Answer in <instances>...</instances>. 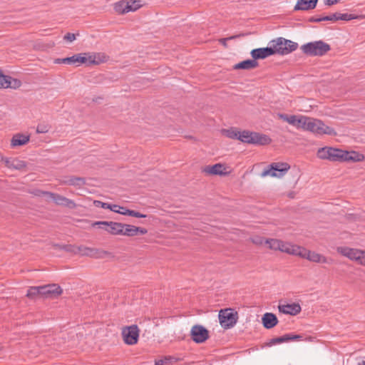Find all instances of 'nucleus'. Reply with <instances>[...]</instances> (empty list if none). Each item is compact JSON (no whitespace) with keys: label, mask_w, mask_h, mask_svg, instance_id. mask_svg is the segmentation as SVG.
Returning <instances> with one entry per match:
<instances>
[{"label":"nucleus","mask_w":365,"mask_h":365,"mask_svg":"<svg viewBox=\"0 0 365 365\" xmlns=\"http://www.w3.org/2000/svg\"><path fill=\"white\" fill-rule=\"evenodd\" d=\"M124 342L128 345L137 344L139 337V329L137 325L124 327L122 330Z\"/></svg>","instance_id":"0eeeda50"},{"label":"nucleus","mask_w":365,"mask_h":365,"mask_svg":"<svg viewBox=\"0 0 365 365\" xmlns=\"http://www.w3.org/2000/svg\"><path fill=\"white\" fill-rule=\"evenodd\" d=\"M61 183L63 185L81 187L86 184V180L85 178L81 177L71 176L67 179L62 180Z\"/></svg>","instance_id":"c756f323"},{"label":"nucleus","mask_w":365,"mask_h":365,"mask_svg":"<svg viewBox=\"0 0 365 365\" xmlns=\"http://www.w3.org/2000/svg\"><path fill=\"white\" fill-rule=\"evenodd\" d=\"M301 338H302V336L299 334H287L279 337L271 339L268 342L266 343V345L268 346H272L277 344L288 342L289 341H296L300 339Z\"/></svg>","instance_id":"4468645a"},{"label":"nucleus","mask_w":365,"mask_h":365,"mask_svg":"<svg viewBox=\"0 0 365 365\" xmlns=\"http://www.w3.org/2000/svg\"><path fill=\"white\" fill-rule=\"evenodd\" d=\"M329 160L334 162H343L344 150L329 147Z\"/></svg>","instance_id":"c85d7f7f"},{"label":"nucleus","mask_w":365,"mask_h":365,"mask_svg":"<svg viewBox=\"0 0 365 365\" xmlns=\"http://www.w3.org/2000/svg\"><path fill=\"white\" fill-rule=\"evenodd\" d=\"M124 225H125V227L123 228L122 235H125V236H128V237H133V236L137 235V230H138L137 227H135L134 225H126V224H124Z\"/></svg>","instance_id":"473e14b6"},{"label":"nucleus","mask_w":365,"mask_h":365,"mask_svg":"<svg viewBox=\"0 0 365 365\" xmlns=\"http://www.w3.org/2000/svg\"><path fill=\"white\" fill-rule=\"evenodd\" d=\"M252 132L248 130H243L242 132L240 131L238 140H241L243 143L250 144V138H251Z\"/></svg>","instance_id":"e433bc0d"},{"label":"nucleus","mask_w":365,"mask_h":365,"mask_svg":"<svg viewBox=\"0 0 365 365\" xmlns=\"http://www.w3.org/2000/svg\"><path fill=\"white\" fill-rule=\"evenodd\" d=\"M129 6L128 0H120L114 4V10L118 14H124L132 10Z\"/></svg>","instance_id":"cd10ccee"},{"label":"nucleus","mask_w":365,"mask_h":365,"mask_svg":"<svg viewBox=\"0 0 365 365\" xmlns=\"http://www.w3.org/2000/svg\"><path fill=\"white\" fill-rule=\"evenodd\" d=\"M63 39L67 41L72 42L76 39V34H72V33H67L64 36Z\"/></svg>","instance_id":"8fccbe9b"},{"label":"nucleus","mask_w":365,"mask_h":365,"mask_svg":"<svg viewBox=\"0 0 365 365\" xmlns=\"http://www.w3.org/2000/svg\"><path fill=\"white\" fill-rule=\"evenodd\" d=\"M115 210H118L119 211L118 212H115L116 213H119V214H121V212H124L125 210H128V208L126 207H121L120 206V208H116Z\"/></svg>","instance_id":"4d7b16f0"},{"label":"nucleus","mask_w":365,"mask_h":365,"mask_svg":"<svg viewBox=\"0 0 365 365\" xmlns=\"http://www.w3.org/2000/svg\"><path fill=\"white\" fill-rule=\"evenodd\" d=\"M56 63H67V64H75L76 63V55L71 57L64 58H57L54 61Z\"/></svg>","instance_id":"ea45409f"},{"label":"nucleus","mask_w":365,"mask_h":365,"mask_svg":"<svg viewBox=\"0 0 365 365\" xmlns=\"http://www.w3.org/2000/svg\"><path fill=\"white\" fill-rule=\"evenodd\" d=\"M190 336L195 343L201 344L209 338V331L202 325H195L191 329Z\"/></svg>","instance_id":"9d476101"},{"label":"nucleus","mask_w":365,"mask_h":365,"mask_svg":"<svg viewBox=\"0 0 365 365\" xmlns=\"http://www.w3.org/2000/svg\"><path fill=\"white\" fill-rule=\"evenodd\" d=\"M356 262L363 266H365V251L363 250V254L359 255V257L357 259Z\"/></svg>","instance_id":"3c124183"},{"label":"nucleus","mask_w":365,"mask_h":365,"mask_svg":"<svg viewBox=\"0 0 365 365\" xmlns=\"http://www.w3.org/2000/svg\"><path fill=\"white\" fill-rule=\"evenodd\" d=\"M280 312L290 315H297L300 313L302 308L297 303L287 304L279 306Z\"/></svg>","instance_id":"412c9836"},{"label":"nucleus","mask_w":365,"mask_h":365,"mask_svg":"<svg viewBox=\"0 0 365 365\" xmlns=\"http://www.w3.org/2000/svg\"><path fill=\"white\" fill-rule=\"evenodd\" d=\"M337 18H338V20L350 21L352 19H361V16H357L355 14H352L337 13Z\"/></svg>","instance_id":"c9c22d12"},{"label":"nucleus","mask_w":365,"mask_h":365,"mask_svg":"<svg viewBox=\"0 0 365 365\" xmlns=\"http://www.w3.org/2000/svg\"><path fill=\"white\" fill-rule=\"evenodd\" d=\"M337 252L341 255L355 261H356L359 257V255L363 254V250H361L350 248L348 247H337Z\"/></svg>","instance_id":"2eb2a0df"},{"label":"nucleus","mask_w":365,"mask_h":365,"mask_svg":"<svg viewBox=\"0 0 365 365\" xmlns=\"http://www.w3.org/2000/svg\"><path fill=\"white\" fill-rule=\"evenodd\" d=\"M41 297L46 298H56L63 292L61 287L56 284H50L40 286Z\"/></svg>","instance_id":"ddd939ff"},{"label":"nucleus","mask_w":365,"mask_h":365,"mask_svg":"<svg viewBox=\"0 0 365 365\" xmlns=\"http://www.w3.org/2000/svg\"><path fill=\"white\" fill-rule=\"evenodd\" d=\"M121 215L132 216L138 218H145L147 217L146 215L142 214L138 211L133 210H125L124 212H121Z\"/></svg>","instance_id":"4c0bfd02"},{"label":"nucleus","mask_w":365,"mask_h":365,"mask_svg":"<svg viewBox=\"0 0 365 365\" xmlns=\"http://www.w3.org/2000/svg\"><path fill=\"white\" fill-rule=\"evenodd\" d=\"M26 297L30 299H34L37 297H41V292L39 287H31L27 291Z\"/></svg>","instance_id":"f704fd0d"},{"label":"nucleus","mask_w":365,"mask_h":365,"mask_svg":"<svg viewBox=\"0 0 365 365\" xmlns=\"http://www.w3.org/2000/svg\"><path fill=\"white\" fill-rule=\"evenodd\" d=\"M322 21L323 19H322V17L317 18L314 16H312L309 19V22H321Z\"/></svg>","instance_id":"864d4df0"},{"label":"nucleus","mask_w":365,"mask_h":365,"mask_svg":"<svg viewBox=\"0 0 365 365\" xmlns=\"http://www.w3.org/2000/svg\"><path fill=\"white\" fill-rule=\"evenodd\" d=\"M269 48L273 51V55L280 54L287 55L295 51L298 47V43L291 40L279 37L269 43Z\"/></svg>","instance_id":"f03ea898"},{"label":"nucleus","mask_w":365,"mask_h":365,"mask_svg":"<svg viewBox=\"0 0 365 365\" xmlns=\"http://www.w3.org/2000/svg\"><path fill=\"white\" fill-rule=\"evenodd\" d=\"M92 249L93 248H91V247H87L85 246H78V254H81V255H83V256L88 257V254L91 253Z\"/></svg>","instance_id":"a18cd8bd"},{"label":"nucleus","mask_w":365,"mask_h":365,"mask_svg":"<svg viewBox=\"0 0 365 365\" xmlns=\"http://www.w3.org/2000/svg\"><path fill=\"white\" fill-rule=\"evenodd\" d=\"M281 241L282 240L277 239H266L265 245H267L268 247L271 250H279L280 249Z\"/></svg>","instance_id":"72a5a7b5"},{"label":"nucleus","mask_w":365,"mask_h":365,"mask_svg":"<svg viewBox=\"0 0 365 365\" xmlns=\"http://www.w3.org/2000/svg\"><path fill=\"white\" fill-rule=\"evenodd\" d=\"M48 131V128L47 125H38L36 128V132L38 133H46Z\"/></svg>","instance_id":"09e8293b"},{"label":"nucleus","mask_w":365,"mask_h":365,"mask_svg":"<svg viewBox=\"0 0 365 365\" xmlns=\"http://www.w3.org/2000/svg\"><path fill=\"white\" fill-rule=\"evenodd\" d=\"M242 36H244V34H239V35H234V36H230L227 38H222L219 40V42L222 45H223L225 48H227V41L235 39V38H237Z\"/></svg>","instance_id":"c03bdc74"},{"label":"nucleus","mask_w":365,"mask_h":365,"mask_svg":"<svg viewBox=\"0 0 365 365\" xmlns=\"http://www.w3.org/2000/svg\"><path fill=\"white\" fill-rule=\"evenodd\" d=\"M259 66V63L252 59L242 61L233 66L234 70H252Z\"/></svg>","instance_id":"5701e85b"},{"label":"nucleus","mask_w":365,"mask_h":365,"mask_svg":"<svg viewBox=\"0 0 365 365\" xmlns=\"http://www.w3.org/2000/svg\"><path fill=\"white\" fill-rule=\"evenodd\" d=\"M322 19H323V21H338L337 12L332 14L331 15H329V16H323V17H322Z\"/></svg>","instance_id":"49530a36"},{"label":"nucleus","mask_w":365,"mask_h":365,"mask_svg":"<svg viewBox=\"0 0 365 365\" xmlns=\"http://www.w3.org/2000/svg\"><path fill=\"white\" fill-rule=\"evenodd\" d=\"M250 144L265 145H268L272 142V139L267 135L252 132Z\"/></svg>","instance_id":"a211bd4d"},{"label":"nucleus","mask_w":365,"mask_h":365,"mask_svg":"<svg viewBox=\"0 0 365 365\" xmlns=\"http://www.w3.org/2000/svg\"><path fill=\"white\" fill-rule=\"evenodd\" d=\"M128 2L130 9H133L130 11H135L142 6L140 0H128Z\"/></svg>","instance_id":"37998d69"},{"label":"nucleus","mask_w":365,"mask_h":365,"mask_svg":"<svg viewBox=\"0 0 365 365\" xmlns=\"http://www.w3.org/2000/svg\"><path fill=\"white\" fill-rule=\"evenodd\" d=\"M265 240L266 239L264 237H262L259 236H256V237H253L252 240L254 244L262 245V244H265Z\"/></svg>","instance_id":"de8ad7c7"},{"label":"nucleus","mask_w":365,"mask_h":365,"mask_svg":"<svg viewBox=\"0 0 365 365\" xmlns=\"http://www.w3.org/2000/svg\"><path fill=\"white\" fill-rule=\"evenodd\" d=\"M301 50L309 56H322L331 50V46L329 43L320 40L302 45Z\"/></svg>","instance_id":"7ed1b4c3"},{"label":"nucleus","mask_w":365,"mask_h":365,"mask_svg":"<svg viewBox=\"0 0 365 365\" xmlns=\"http://www.w3.org/2000/svg\"><path fill=\"white\" fill-rule=\"evenodd\" d=\"M301 128L319 135H335L336 134L334 128L326 125L322 120L307 116L304 117Z\"/></svg>","instance_id":"f257e3e1"},{"label":"nucleus","mask_w":365,"mask_h":365,"mask_svg":"<svg viewBox=\"0 0 365 365\" xmlns=\"http://www.w3.org/2000/svg\"><path fill=\"white\" fill-rule=\"evenodd\" d=\"M36 195L38 196H49L53 200V201L58 205L65 206L70 209H73L76 208V204L73 200H70L57 193L48 191L37 190Z\"/></svg>","instance_id":"39448f33"},{"label":"nucleus","mask_w":365,"mask_h":365,"mask_svg":"<svg viewBox=\"0 0 365 365\" xmlns=\"http://www.w3.org/2000/svg\"><path fill=\"white\" fill-rule=\"evenodd\" d=\"M338 1L339 0H327L326 4L328 6H331L336 4V3H338Z\"/></svg>","instance_id":"5fc2aeb1"},{"label":"nucleus","mask_w":365,"mask_h":365,"mask_svg":"<svg viewBox=\"0 0 365 365\" xmlns=\"http://www.w3.org/2000/svg\"><path fill=\"white\" fill-rule=\"evenodd\" d=\"M224 133L226 134V136L232 138V139H237L239 137L240 131L230 129V130H224Z\"/></svg>","instance_id":"79ce46f5"},{"label":"nucleus","mask_w":365,"mask_h":365,"mask_svg":"<svg viewBox=\"0 0 365 365\" xmlns=\"http://www.w3.org/2000/svg\"><path fill=\"white\" fill-rule=\"evenodd\" d=\"M364 159V155L356 151H346L344 153L343 162H361Z\"/></svg>","instance_id":"a878e982"},{"label":"nucleus","mask_w":365,"mask_h":365,"mask_svg":"<svg viewBox=\"0 0 365 365\" xmlns=\"http://www.w3.org/2000/svg\"><path fill=\"white\" fill-rule=\"evenodd\" d=\"M96 225H98L100 228L105 229L108 232L114 235H122L123 228L125 227L124 224L112 221H97L92 223L93 227Z\"/></svg>","instance_id":"423d86ee"},{"label":"nucleus","mask_w":365,"mask_h":365,"mask_svg":"<svg viewBox=\"0 0 365 365\" xmlns=\"http://www.w3.org/2000/svg\"><path fill=\"white\" fill-rule=\"evenodd\" d=\"M318 0H298L294 11H309L316 8Z\"/></svg>","instance_id":"aec40b11"},{"label":"nucleus","mask_w":365,"mask_h":365,"mask_svg":"<svg viewBox=\"0 0 365 365\" xmlns=\"http://www.w3.org/2000/svg\"><path fill=\"white\" fill-rule=\"evenodd\" d=\"M251 56L255 61L264 59L273 55V51L269 46L265 48H259L252 49L250 52Z\"/></svg>","instance_id":"dca6fc26"},{"label":"nucleus","mask_w":365,"mask_h":365,"mask_svg":"<svg viewBox=\"0 0 365 365\" xmlns=\"http://www.w3.org/2000/svg\"><path fill=\"white\" fill-rule=\"evenodd\" d=\"M30 139L29 135L17 133L14 135L11 140V145L12 147L21 146L29 143Z\"/></svg>","instance_id":"bb28decb"},{"label":"nucleus","mask_w":365,"mask_h":365,"mask_svg":"<svg viewBox=\"0 0 365 365\" xmlns=\"http://www.w3.org/2000/svg\"><path fill=\"white\" fill-rule=\"evenodd\" d=\"M137 228H138L137 235L138 234H140V235H145L148 232V230L145 228L140 227H137Z\"/></svg>","instance_id":"603ef678"},{"label":"nucleus","mask_w":365,"mask_h":365,"mask_svg":"<svg viewBox=\"0 0 365 365\" xmlns=\"http://www.w3.org/2000/svg\"><path fill=\"white\" fill-rule=\"evenodd\" d=\"M83 56L81 53L76 54V63H86L98 65L102 62H105L106 57L104 54L97 53L90 55L89 53H83Z\"/></svg>","instance_id":"1a4fd4ad"},{"label":"nucleus","mask_w":365,"mask_h":365,"mask_svg":"<svg viewBox=\"0 0 365 365\" xmlns=\"http://www.w3.org/2000/svg\"><path fill=\"white\" fill-rule=\"evenodd\" d=\"M93 205L97 207H101L103 209H109L113 212H118V210H115L116 208H120V205H110L106 202H101L100 200H94Z\"/></svg>","instance_id":"2f4dec72"},{"label":"nucleus","mask_w":365,"mask_h":365,"mask_svg":"<svg viewBox=\"0 0 365 365\" xmlns=\"http://www.w3.org/2000/svg\"><path fill=\"white\" fill-rule=\"evenodd\" d=\"M279 117L282 120L287 122L288 123L296 126L297 128H302L304 117L303 115L297 116L295 115H287L284 113H279Z\"/></svg>","instance_id":"6ab92c4d"},{"label":"nucleus","mask_w":365,"mask_h":365,"mask_svg":"<svg viewBox=\"0 0 365 365\" xmlns=\"http://www.w3.org/2000/svg\"><path fill=\"white\" fill-rule=\"evenodd\" d=\"M298 256H299L302 258L307 259L313 262H318V263H328L329 262V261L326 257H324L319 253H317L315 252L308 250L306 248H304L302 247H300V250H299Z\"/></svg>","instance_id":"9b49d317"},{"label":"nucleus","mask_w":365,"mask_h":365,"mask_svg":"<svg viewBox=\"0 0 365 365\" xmlns=\"http://www.w3.org/2000/svg\"><path fill=\"white\" fill-rule=\"evenodd\" d=\"M110 255V252L97 248H93L88 257L100 259Z\"/></svg>","instance_id":"7c9ffc66"},{"label":"nucleus","mask_w":365,"mask_h":365,"mask_svg":"<svg viewBox=\"0 0 365 365\" xmlns=\"http://www.w3.org/2000/svg\"><path fill=\"white\" fill-rule=\"evenodd\" d=\"M21 86V81L19 79L12 78L10 76L3 73L0 68V89L12 88L16 89Z\"/></svg>","instance_id":"f8f14e48"},{"label":"nucleus","mask_w":365,"mask_h":365,"mask_svg":"<svg viewBox=\"0 0 365 365\" xmlns=\"http://www.w3.org/2000/svg\"><path fill=\"white\" fill-rule=\"evenodd\" d=\"M359 365H365V361H362Z\"/></svg>","instance_id":"13d9d810"},{"label":"nucleus","mask_w":365,"mask_h":365,"mask_svg":"<svg viewBox=\"0 0 365 365\" xmlns=\"http://www.w3.org/2000/svg\"><path fill=\"white\" fill-rule=\"evenodd\" d=\"M4 160L6 166L9 168L20 170L26 167V163L18 158H5Z\"/></svg>","instance_id":"393cba45"},{"label":"nucleus","mask_w":365,"mask_h":365,"mask_svg":"<svg viewBox=\"0 0 365 365\" xmlns=\"http://www.w3.org/2000/svg\"><path fill=\"white\" fill-rule=\"evenodd\" d=\"M61 249L71 253L78 254V246H74L72 245H64L60 246Z\"/></svg>","instance_id":"a19ab883"},{"label":"nucleus","mask_w":365,"mask_h":365,"mask_svg":"<svg viewBox=\"0 0 365 365\" xmlns=\"http://www.w3.org/2000/svg\"><path fill=\"white\" fill-rule=\"evenodd\" d=\"M262 324L264 328L269 329L274 327L278 323L277 316L273 313H265L262 318Z\"/></svg>","instance_id":"4be33fe9"},{"label":"nucleus","mask_w":365,"mask_h":365,"mask_svg":"<svg viewBox=\"0 0 365 365\" xmlns=\"http://www.w3.org/2000/svg\"><path fill=\"white\" fill-rule=\"evenodd\" d=\"M225 167L223 164L217 163L213 165L205 166L202 169V172L207 175H226L227 174V173L225 172Z\"/></svg>","instance_id":"f3484780"},{"label":"nucleus","mask_w":365,"mask_h":365,"mask_svg":"<svg viewBox=\"0 0 365 365\" xmlns=\"http://www.w3.org/2000/svg\"><path fill=\"white\" fill-rule=\"evenodd\" d=\"M300 247V246L281 241L280 249L279 250L282 252L298 256Z\"/></svg>","instance_id":"b1692460"},{"label":"nucleus","mask_w":365,"mask_h":365,"mask_svg":"<svg viewBox=\"0 0 365 365\" xmlns=\"http://www.w3.org/2000/svg\"><path fill=\"white\" fill-rule=\"evenodd\" d=\"M237 312L234 313L229 309L221 310L219 313V320L220 325L224 329H230L237 323Z\"/></svg>","instance_id":"6e6552de"},{"label":"nucleus","mask_w":365,"mask_h":365,"mask_svg":"<svg viewBox=\"0 0 365 365\" xmlns=\"http://www.w3.org/2000/svg\"><path fill=\"white\" fill-rule=\"evenodd\" d=\"M166 364L165 361V360H163V359L157 360V361H155V365H164V364Z\"/></svg>","instance_id":"6e6d98bb"},{"label":"nucleus","mask_w":365,"mask_h":365,"mask_svg":"<svg viewBox=\"0 0 365 365\" xmlns=\"http://www.w3.org/2000/svg\"><path fill=\"white\" fill-rule=\"evenodd\" d=\"M329 147L322 148L317 152V157L320 159L329 160Z\"/></svg>","instance_id":"58836bf2"},{"label":"nucleus","mask_w":365,"mask_h":365,"mask_svg":"<svg viewBox=\"0 0 365 365\" xmlns=\"http://www.w3.org/2000/svg\"><path fill=\"white\" fill-rule=\"evenodd\" d=\"M290 166L287 163H272L269 165V168L264 170L262 177L270 175L272 177L281 178L289 170Z\"/></svg>","instance_id":"20e7f679"}]
</instances>
